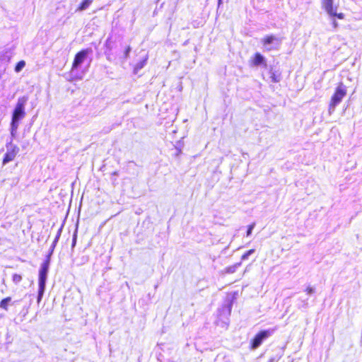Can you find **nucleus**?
<instances>
[{
    "label": "nucleus",
    "mask_w": 362,
    "mask_h": 362,
    "mask_svg": "<svg viewBox=\"0 0 362 362\" xmlns=\"http://www.w3.org/2000/svg\"><path fill=\"white\" fill-rule=\"evenodd\" d=\"M27 102L26 97H21L18 99L15 109L12 114L11 118V129L16 130L18 126V122L25 116V105Z\"/></svg>",
    "instance_id": "nucleus-1"
},
{
    "label": "nucleus",
    "mask_w": 362,
    "mask_h": 362,
    "mask_svg": "<svg viewBox=\"0 0 362 362\" xmlns=\"http://www.w3.org/2000/svg\"><path fill=\"white\" fill-rule=\"evenodd\" d=\"M49 258L48 257L46 260L43 262V263L41 265V268L39 271V278H38V297H37V302L40 303L45 288V282L47 279V274L49 269Z\"/></svg>",
    "instance_id": "nucleus-2"
},
{
    "label": "nucleus",
    "mask_w": 362,
    "mask_h": 362,
    "mask_svg": "<svg viewBox=\"0 0 362 362\" xmlns=\"http://www.w3.org/2000/svg\"><path fill=\"white\" fill-rule=\"evenodd\" d=\"M347 90L346 86L342 83H338L334 93L329 100V107L334 108L339 104L342 99L346 95Z\"/></svg>",
    "instance_id": "nucleus-3"
},
{
    "label": "nucleus",
    "mask_w": 362,
    "mask_h": 362,
    "mask_svg": "<svg viewBox=\"0 0 362 362\" xmlns=\"http://www.w3.org/2000/svg\"><path fill=\"white\" fill-rule=\"evenodd\" d=\"M272 334V332L269 329L267 330H261L259 332H257L253 339H251L250 343V349H256L258 348L261 344L262 343L263 340L266 339L269 337H270Z\"/></svg>",
    "instance_id": "nucleus-4"
},
{
    "label": "nucleus",
    "mask_w": 362,
    "mask_h": 362,
    "mask_svg": "<svg viewBox=\"0 0 362 362\" xmlns=\"http://www.w3.org/2000/svg\"><path fill=\"white\" fill-rule=\"evenodd\" d=\"M6 152L5 153L3 159H2V164L6 165V163L13 161L17 154L19 152V148L13 144L12 143L6 144Z\"/></svg>",
    "instance_id": "nucleus-5"
},
{
    "label": "nucleus",
    "mask_w": 362,
    "mask_h": 362,
    "mask_svg": "<svg viewBox=\"0 0 362 362\" xmlns=\"http://www.w3.org/2000/svg\"><path fill=\"white\" fill-rule=\"evenodd\" d=\"M91 52L90 49H83L77 52L72 62L71 70L77 69L78 67L84 62L87 55Z\"/></svg>",
    "instance_id": "nucleus-6"
},
{
    "label": "nucleus",
    "mask_w": 362,
    "mask_h": 362,
    "mask_svg": "<svg viewBox=\"0 0 362 362\" xmlns=\"http://www.w3.org/2000/svg\"><path fill=\"white\" fill-rule=\"evenodd\" d=\"M322 8L329 15H335V8L333 6V0H322Z\"/></svg>",
    "instance_id": "nucleus-7"
},
{
    "label": "nucleus",
    "mask_w": 362,
    "mask_h": 362,
    "mask_svg": "<svg viewBox=\"0 0 362 362\" xmlns=\"http://www.w3.org/2000/svg\"><path fill=\"white\" fill-rule=\"evenodd\" d=\"M250 63L252 66H257L260 64H265V59L264 57L259 52H256L254 54L253 57H252L250 60Z\"/></svg>",
    "instance_id": "nucleus-8"
},
{
    "label": "nucleus",
    "mask_w": 362,
    "mask_h": 362,
    "mask_svg": "<svg viewBox=\"0 0 362 362\" xmlns=\"http://www.w3.org/2000/svg\"><path fill=\"white\" fill-rule=\"evenodd\" d=\"M270 78L272 83H279L281 79V72L279 70L271 67L269 69Z\"/></svg>",
    "instance_id": "nucleus-9"
},
{
    "label": "nucleus",
    "mask_w": 362,
    "mask_h": 362,
    "mask_svg": "<svg viewBox=\"0 0 362 362\" xmlns=\"http://www.w3.org/2000/svg\"><path fill=\"white\" fill-rule=\"evenodd\" d=\"M275 41H279V40L274 35H269L262 39V44L264 47H267L268 45L272 44Z\"/></svg>",
    "instance_id": "nucleus-10"
},
{
    "label": "nucleus",
    "mask_w": 362,
    "mask_h": 362,
    "mask_svg": "<svg viewBox=\"0 0 362 362\" xmlns=\"http://www.w3.org/2000/svg\"><path fill=\"white\" fill-rule=\"evenodd\" d=\"M147 60H148V57L146 56L144 59H142L140 62H139L137 64H135V66L134 67V73L135 74H137L139 70H140L145 66Z\"/></svg>",
    "instance_id": "nucleus-11"
},
{
    "label": "nucleus",
    "mask_w": 362,
    "mask_h": 362,
    "mask_svg": "<svg viewBox=\"0 0 362 362\" xmlns=\"http://www.w3.org/2000/svg\"><path fill=\"white\" fill-rule=\"evenodd\" d=\"M92 3V0H83L78 6L77 11H81L86 9Z\"/></svg>",
    "instance_id": "nucleus-12"
},
{
    "label": "nucleus",
    "mask_w": 362,
    "mask_h": 362,
    "mask_svg": "<svg viewBox=\"0 0 362 362\" xmlns=\"http://www.w3.org/2000/svg\"><path fill=\"white\" fill-rule=\"evenodd\" d=\"M11 297H6V298H3L0 301V308L4 310H8V303L11 302Z\"/></svg>",
    "instance_id": "nucleus-13"
},
{
    "label": "nucleus",
    "mask_w": 362,
    "mask_h": 362,
    "mask_svg": "<svg viewBox=\"0 0 362 362\" xmlns=\"http://www.w3.org/2000/svg\"><path fill=\"white\" fill-rule=\"evenodd\" d=\"M23 279V277L21 274H13L12 275V281L14 284H18L21 282Z\"/></svg>",
    "instance_id": "nucleus-14"
},
{
    "label": "nucleus",
    "mask_w": 362,
    "mask_h": 362,
    "mask_svg": "<svg viewBox=\"0 0 362 362\" xmlns=\"http://www.w3.org/2000/svg\"><path fill=\"white\" fill-rule=\"evenodd\" d=\"M25 65V62L23 60H21L18 62L16 66H15V71L16 72H19Z\"/></svg>",
    "instance_id": "nucleus-15"
},
{
    "label": "nucleus",
    "mask_w": 362,
    "mask_h": 362,
    "mask_svg": "<svg viewBox=\"0 0 362 362\" xmlns=\"http://www.w3.org/2000/svg\"><path fill=\"white\" fill-rule=\"evenodd\" d=\"M255 252V250L254 249H250L248 251H247L245 253H244L242 257H241V259L242 260H245V259H247L248 256L252 255V253Z\"/></svg>",
    "instance_id": "nucleus-16"
},
{
    "label": "nucleus",
    "mask_w": 362,
    "mask_h": 362,
    "mask_svg": "<svg viewBox=\"0 0 362 362\" xmlns=\"http://www.w3.org/2000/svg\"><path fill=\"white\" fill-rule=\"evenodd\" d=\"M255 226V223H253L247 226V233H246L247 236H250L251 235Z\"/></svg>",
    "instance_id": "nucleus-17"
},
{
    "label": "nucleus",
    "mask_w": 362,
    "mask_h": 362,
    "mask_svg": "<svg viewBox=\"0 0 362 362\" xmlns=\"http://www.w3.org/2000/svg\"><path fill=\"white\" fill-rule=\"evenodd\" d=\"M329 16H332V17H337L339 19H344V14L343 13H337L336 11H335V15H329Z\"/></svg>",
    "instance_id": "nucleus-18"
},
{
    "label": "nucleus",
    "mask_w": 362,
    "mask_h": 362,
    "mask_svg": "<svg viewBox=\"0 0 362 362\" xmlns=\"http://www.w3.org/2000/svg\"><path fill=\"white\" fill-rule=\"evenodd\" d=\"M305 291L307 294H312L314 292V289L311 286H307Z\"/></svg>",
    "instance_id": "nucleus-19"
},
{
    "label": "nucleus",
    "mask_w": 362,
    "mask_h": 362,
    "mask_svg": "<svg viewBox=\"0 0 362 362\" xmlns=\"http://www.w3.org/2000/svg\"><path fill=\"white\" fill-rule=\"evenodd\" d=\"M131 50V47L129 46H127L124 51V56L127 57L129 55V53Z\"/></svg>",
    "instance_id": "nucleus-20"
},
{
    "label": "nucleus",
    "mask_w": 362,
    "mask_h": 362,
    "mask_svg": "<svg viewBox=\"0 0 362 362\" xmlns=\"http://www.w3.org/2000/svg\"><path fill=\"white\" fill-rule=\"evenodd\" d=\"M76 233H75L73 237L72 246L74 247L76 242Z\"/></svg>",
    "instance_id": "nucleus-21"
},
{
    "label": "nucleus",
    "mask_w": 362,
    "mask_h": 362,
    "mask_svg": "<svg viewBox=\"0 0 362 362\" xmlns=\"http://www.w3.org/2000/svg\"><path fill=\"white\" fill-rule=\"evenodd\" d=\"M333 26H334V28H337V23L336 21H334V22H333Z\"/></svg>",
    "instance_id": "nucleus-22"
},
{
    "label": "nucleus",
    "mask_w": 362,
    "mask_h": 362,
    "mask_svg": "<svg viewBox=\"0 0 362 362\" xmlns=\"http://www.w3.org/2000/svg\"><path fill=\"white\" fill-rule=\"evenodd\" d=\"M180 152H181V150H180V149H178L177 155H178L179 153H180Z\"/></svg>",
    "instance_id": "nucleus-23"
},
{
    "label": "nucleus",
    "mask_w": 362,
    "mask_h": 362,
    "mask_svg": "<svg viewBox=\"0 0 362 362\" xmlns=\"http://www.w3.org/2000/svg\"><path fill=\"white\" fill-rule=\"evenodd\" d=\"M266 49H267V51H269V50H271V48H268V47H267V48H266Z\"/></svg>",
    "instance_id": "nucleus-24"
}]
</instances>
